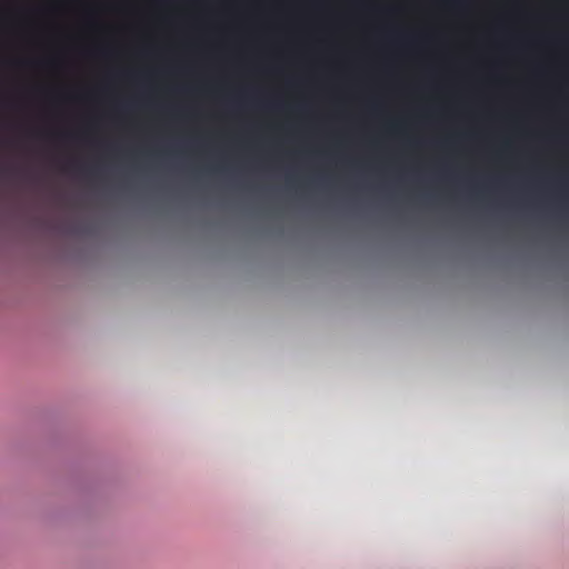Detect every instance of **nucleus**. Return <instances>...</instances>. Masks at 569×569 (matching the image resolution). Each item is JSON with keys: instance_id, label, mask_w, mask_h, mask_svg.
Instances as JSON below:
<instances>
[{"instance_id": "nucleus-1", "label": "nucleus", "mask_w": 569, "mask_h": 569, "mask_svg": "<svg viewBox=\"0 0 569 569\" xmlns=\"http://www.w3.org/2000/svg\"><path fill=\"white\" fill-rule=\"evenodd\" d=\"M287 183H288V187H292V186L297 184V180L293 179L292 177H289L287 180Z\"/></svg>"}]
</instances>
